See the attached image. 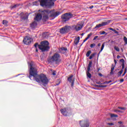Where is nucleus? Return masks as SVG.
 I'll list each match as a JSON object with an SVG mask.
<instances>
[{
	"instance_id": "nucleus-24",
	"label": "nucleus",
	"mask_w": 127,
	"mask_h": 127,
	"mask_svg": "<svg viewBox=\"0 0 127 127\" xmlns=\"http://www.w3.org/2000/svg\"><path fill=\"white\" fill-rule=\"evenodd\" d=\"M86 75H87V76L88 77V78H89V79H91V77H92V76L91 75V73H90V71H88L87 70V71L86 72Z\"/></svg>"
},
{
	"instance_id": "nucleus-10",
	"label": "nucleus",
	"mask_w": 127,
	"mask_h": 127,
	"mask_svg": "<svg viewBox=\"0 0 127 127\" xmlns=\"http://www.w3.org/2000/svg\"><path fill=\"white\" fill-rule=\"evenodd\" d=\"M23 43L26 45H29L32 41V39L30 37H26L23 39Z\"/></svg>"
},
{
	"instance_id": "nucleus-32",
	"label": "nucleus",
	"mask_w": 127,
	"mask_h": 127,
	"mask_svg": "<svg viewBox=\"0 0 127 127\" xmlns=\"http://www.w3.org/2000/svg\"><path fill=\"white\" fill-rule=\"evenodd\" d=\"M124 40L125 44H127V37H124Z\"/></svg>"
},
{
	"instance_id": "nucleus-57",
	"label": "nucleus",
	"mask_w": 127,
	"mask_h": 127,
	"mask_svg": "<svg viewBox=\"0 0 127 127\" xmlns=\"http://www.w3.org/2000/svg\"><path fill=\"white\" fill-rule=\"evenodd\" d=\"M97 84H99V85H101V82H97Z\"/></svg>"
},
{
	"instance_id": "nucleus-27",
	"label": "nucleus",
	"mask_w": 127,
	"mask_h": 127,
	"mask_svg": "<svg viewBox=\"0 0 127 127\" xmlns=\"http://www.w3.org/2000/svg\"><path fill=\"white\" fill-rule=\"evenodd\" d=\"M111 118H118L119 116L114 114H110Z\"/></svg>"
},
{
	"instance_id": "nucleus-26",
	"label": "nucleus",
	"mask_w": 127,
	"mask_h": 127,
	"mask_svg": "<svg viewBox=\"0 0 127 127\" xmlns=\"http://www.w3.org/2000/svg\"><path fill=\"white\" fill-rule=\"evenodd\" d=\"M123 72H124V70L123 69H121L120 71H119L118 73V77H120V76H121L122 74H123Z\"/></svg>"
},
{
	"instance_id": "nucleus-34",
	"label": "nucleus",
	"mask_w": 127,
	"mask_h": 127,
	"mask_svg": "<svg viewBox=\"0 0 127 127\" xmlns=\"http://www.w3.org/2000/svg\"><path fill=\"white\" fill-rule=\"evenodd\" d=\"M114 113H122V111L118 110H114Z\"/></svg>"
},
{
	"instance_id": "nucleus-48",
	"label": "nucleus",
	"mask_w": 127,
	"mask_h": 127,
	"mask_svg": "<svg viewBox=\"0 0 127 127\" xmlns=\"http://www.w3.org/2000/svg\"><path fill=\"white\" fill-rule=\"evenodd\" d=\"M127 67H126L125 68V71H124V73H125V74H126V73H127Z\"/></svg>"
},
{
	"instance_id": "nucleus-1",
	"label": "nucleus",
	"mask_w": 127,
	"mask_h": 127,
	"mask_svg": "<svg viewBox=\"0 0 127 127\" xmlns=\"http://www.w3.org/2000/svg\"><path fill=\"white\" fill-rule=\"evenodd\" d=\"M30 70H29V78L31 79V77H34V80L40 84H42L43 86H46L48 84L49 80L46 75L41 74L40 75L37 74V69L34 66H33V62H31L29 64Z\"/></svg>"
},
{
	"instance_id": "nucleus-23",
	"label": "nucleus",
	"mask_w": 127,
	"mask_h": 127,
	"mask_svg": "<svg viewBox=\"0 0 127 127\" xmlns=\"http://www.w3.org/2000/svg\"><path fill=\"white\" fill-rule=\"evenodd\" d=\"M39 49L40 50V51L42 52H44L45 51H48V50H49V49H48V48H40Z\"/></svg>"
},
{
	"instance_id": "nucleus-6",
	"label": "nucleus",
	"mask_w": 127,
	"mask_h": 127,
	"mask_svg": "<svg viewBox=\"0 0 127 127\" xmlns=\"http://www.w3.org/2000/svg\"><path fill=\"white\" fill-rule=\"evenodd\" d=\"M79 124L80 127H89L90 122L88 120H83L79 121Z\"/></svg>"
},
{
	"instance_id": "nucleus-16",
	"label": "nucleus",
	"mask_w": 127,
	"mask_h": 127,
	"mask_svg": "<svg viewBox=\"0 0 127 127\" xmlns=\"http://www.w3.org/2000/svg\"><path fill=\"white\" fill-rule=\"evenodd\" d=\"M67 80L68 81V82H70V83L72 82H74V79H73V75H70V76L69 77H68Z\"/></svg>"
},
{
	"instance_id": "nucleus-49",
	"label": "nucleus",
	"mask_w": 127,
	"mask_h": 127,
	"mask_svg": "<svg viewBox=\"0 0 127 127\" xmlns=\"http://www.w3.org/2000/svg\"><path fill=\"white\" fill-rule=\"evenodd\" d=\"M104 47H105V44H103L102 46H101V48H104Z\"/></svg>"
},
{
	"instance_id": "nucleus-15",
	"label": "nucleus",
	"mask_w": 127,
	"mask_h": 127,
	"mask_svg": "<svg viewBox=\"0 0 127 127\" xmlns=\"http://www.w3.org/2000/svg\"><path fill=\"white\" fill-rule=\"evenodd\" d=\"M60 12H55L51 15V17H56L60 14Z\"/></svg>"
},
{
	"instance_id": "nucleus-35",
	"label": "nucleus",
	"mask_w": 127,
	"mask_h": 127,
	"mask_svg": "<svg viewBox=\"0 0 127 127\" xmlns=\"http://www.w3.org/2000/svg\"><path fill=\"white\" fill-rule=\"evenodd\" d=\"M118 109H120V110H122L123 111H126V108L124 107H118Z\"/></svg>"
},
{
	"instance_id": "nucleus-45",
	"label": "nucleus",
	"mask_w": 127,
	"mask_h": 127,
	"mask_svg": "<svg viewBox=\"0 0 127 127\" xmlns=\"http://www.w3.org/2000/svg\"><path fill=\"white\" fill-rule=\"evenodd\" d=\"M114 32H115V33H116V34H118V33H119V32H118V31L115 30Z\"/></svg>"
},
{
	"instance_id": "nucleus-59",
	"label": "nucleus",
	"mask_w": 127,
	"mask_h": 127,
	"mask_svg": "<svg viewBox=\"0 0 127 127\" xmlns=\"http://www.w3.org/2000/svg\"><path fill=\"white\" fill-rule=\"evenodd\" d=\"M36 52H38V50H37V49H36Z\"/></svg>"
},
{
	"instance_id": "nucleus-39",
	"label": "nucleus",
	"mask_w": 127,
	"mask_h": 127,
	"mask_svg": "<svg viewBox=\"0 0 127 127\" xmlns=\"http://www.w3.org/2000/svg\"><path fill=\"white\" fill-rule=\"evenodd\" d=\"M71 83V87L73 88V87H74V81H72L71 82H70Z\"/></svg>"
},
{
	"instance_id": "nucleus-19",
	"label": "nucleus",
	"mask_w": 127,
	"mask_h": 127,
	"mask_svg": "<svg viewBox=\"0 0 127 127\" xmlns=\"http://www.w3.org/2000/svg\"><path fill=\"white\" fill-rule=\"evenodd\" d=\"M49 36V34L48 33H44L42 34V37L43 38H48V37Z\"/></svg>"
},
{
	"instance_id": "nucleus-58",
	"label": "nucleus",
	"mask_w": 127,
	"mask_h": 127,
	"mask_svg": "<svg viewBox=\"0 0 127 127\" xmlns=\"http://www.w3.org/2000/svg\"><path fill=\"white\" fill-rule=\"evenodd\" d=\"M124 75H126V73H124V74L122 75V77H124Z\"/></svg>"
},
{
	"instance_id": "nucleus-5",
	"label": "nucleus",
	"mask_w": 127,
	"mask_h": 127,
	"mask_svg": "<svg viewBox=\"0 0 127 127\" xmlns=\"http://www.w3.org/2000/svg\"><path fill=\"white\" fill-rule=\"evenodd\" d=\"M71 26L66 25L60 29V32L61 34H66L71 30Z\"/></svg>"
},
{
	"instance_id": "nucleus-33",
	"label": "nucleus",
	"mask_w": 127,
	"mask_h": 127,
	"mask_svg": "<svg viewBox=\"0 0 127 127\" xmlns=\"http://www.w3.org/2000/svg\"><path fill=\"white\" fill-rule=\"evenodd\" d=\"M17 6H18V5L15 4V5H12L11 7V8H15V7H17Z\"/></svg>"
},
{
	"instance_id": "nucleus-9",
	"label": "nucleus",
	"mask_w": 127,
	"mask_h": 127,
	"mask_svg": "<svg viewBox=\"0 0 127 127\" xmlns=\"http://www.w3.org/2000/svg\"><path fill=\"white\" fill-rule=\"evenodd\" d=\"M48 11L46 10H44L42 11V14L43 16V20L44 21H46L48 20Z\"/></svg>"
},
{
	"instance_id": "nucleus-55",
	"label": "nucleus",
	"mask_w": 127,
	"mask_h": 127,
	"mask_svg": "<svg viewBox=\"0 0 127 127\" xmlns=\"http://www.w3.org/2000/svg\"><path fill=\"white\" fill-rule=\"evenodd\" d=\"M114 62L115 64V65H117V61H116V60H114Z\"/></svg>"
},
{
	"instance_id": "nucleus-43",
	"label": "nucleus",
	"mask_w": 127,
	"mask_h": 127,
	"mask_svg": "<svg viewBox=\"0 0 127 127\" xmlns=\"http://www.w3.org/2000/svg\"><path fill=\"white\" fill-rule=\"evenodd\" d=\"M111 82H112L111 80H110L109 81H106V84H110V83H111Z\"/></svg>"
},
{
	"instance_id": "nucleus-56",
	"label": "nucleus",
	"mask_w": 127,
	"mask_h": 127,
	"mask_svg": "<svg viewBox=\"0 0 127 127\" xmlns=\"http://www.w3.org/2000/svg\"><path fill=\"white\" fill-rule=\"evenodd\" d=\"M99 76H101V77H102V76H103V75L102 74V73H99Z\"/></svg>"
},
{
	"instance_id": "nucleus-47",
	"label": "nucleus",
	"mask_w": 127,
	"mask_h": 127,
	"mask_svg": "<svg viewBox=\"0 0 127 127\" xmlns=\"http://www.w3.org/2000/svg\"><path fill=\"white\" fill-rule=\"evenodd\" d=\"M124 79H120V83H123V82H124Z\"/></svg>"
},
{
	"instance_id": "nucleus-53",
	"label": "nucleus",
	"mask_w": 127,
	"mask_h": 127,
	"mask_svg": "<svg viewBox=\"0 0 127 127\" xmlns=\"http://www.w3.org/2000/svg\"><path fill=\"white\" fill-rule=\"evenodd\" d=\"M118 124H120V125L123 124V122H122V121H120L118 122Z\"/></svg>"
},
{
	"instance_id": "nucleus-14",
	"label": "nucleus",
	"mask_w": 127,
	"mask_h": 127,
	"mask_svg": "<svg viewBox=\"0 0 127 127\" xmlns=\"http://www.w3.org/2000/svg\"><path fill=\"white\" fill-rule=\"evenodd\" d=\"M37 26V22H36V21H34L31 24H30V27H31V28L34 29L35 28V27H36V26Z\"/></svg>"
},
{
	"instance_id": "nucleus-50",
	"label": "nucleus",
	"mask_w": 127,
	"mask_h": 127,
	"mask_svg": "<svg viewBox=\"0 0 127 127\" xmlns=\"http://www.w3.org/2000/svg\"><path fill=\"white\" fill-rule=\"evenodd\" d=\"M94 7V6H93V5H91V6H89V8H90V9H92V8H93Z\"/></svg>"
},
{
	"instance_id": "nucleus-44",
	"label": "nucleus",
	"mask_w": 127,
	"mask_h": 127,
	"mask_svg": "<svg viewBox=\"0 0 127 127\" xmlns=\"http://www.w3.org/2000/svg\"><path fill=\"white\" fill-rule=\"evenodd\" d=\"M115 49L118 52H119L120 51V48H115Z\"/></svg>"
},
{
	"instance_id": "nucleus-11",
	"label": "nucleus",
	"mask_w": 127,
	"mask_h": 127,
	"mask_svg": "<svg viewBox=\"0 0 127 127\" xmlns=\"http://www.w3.org/2000/svg\"><path fill=\"white\" fill-rule=\"evenodd\" d=\"M111 23V20H108L106 22H103L101 24H99L96 25L95 28H100V27H102V26H105V25H108L109 23Z\"/></svg>"
},
{
	"instance_id": "nucleus-30",
	"label": "nucleus",
	"mask_w": 127,
	"mask_h": 127,
	"mask_svg": "<svg viewBox=\"0 0 127 127\" xmlns=\"http://www.w3.org/2000/svg\"><path fill=\"white\" fill-rule=\"evenodd\" d=\"M99 33H100V34L101 35H103V34H106V35H107V34H108L107 33H106V32H105V31H100Z\"/></svg>"
},
{
	"instance_id": "nucleus-3",
	"label": "nucleus",
	"mask_w": 127,
	"mask_h": 127,
	"mask_svg": "<svg viewBox=\"0 0 127 127\" xmlns=\"http://www.w3.org/2000/svg\"><path fill=\"white\" fill-rule=\"evenodd\" d=\"M57 0H39L41 6L43 7H50L54 5V1Z\"/></svg>"
},
{
	"instance_id": "nucleus-25",
	"label": "nucleus",
	"mask_w": 127,
	"mask_h": 127,
	"mask_svg": "<svg viewBox=\"0 0 127 127\" xmlns=\"http://www.w3.org/2000/svg\"><path fill=\"white\" fill-rule=\"evenodd\" d=\"M96 54H97L96 53H94L92 54H91L89 57V59L91 60V59L94 58V57H95V56H96Z\"/></svg>"
},
{
	"instance_id": "nucleus-8",
	"label": "nucleus",
	"mask_w": 127,
	"mask_h": 127,
	"mask_svg": "<svg viewBox=\"0 0 127 127\" xmlns=\"http://www.w3.org/2000/svg\"><path fill=\"white\" fill-rule=\"evenodd\" d=\"M83 28V24L82 23H78L76 25H74L71 26L72 30H75V31H79Z\"/></svg>"
},
{
	"instance_id": "nucleus-2",
	"label": "nucleus",
	"mask_w": 127,
	"mask_h": 127,
	"mask_svg": "<svg viewBox=\"0 0 127 127\" xmlns=\"http://www.w3.org/2000/svg\"><path fill=\"white\" fill-rule=\"evenodd\" d=\"M61 56L59 53H56L53 54L52 56L49 57L48 58V62L51 65H54L56 64L59 65L60 62H61Z\"/></svg>"
},
{
	"instance_id": "nucleus-17",
	"label": "nucleus",
	"mask_w": 127,
	"mask_h": 127,
	"mask_svg": "<svg viewBox=\"0 0 127 127\" xmlns=\"http://www.w3.org/2000/svg\"><path fill=\"white\" fill-rule=\"evenodd\" d=\"M115 67H116V65L112 64L111 66V70L110 72V74L112 75V74H114V70H115Z\"/></svg>"
},
{
	"instance_id": "nucleus-40",
	"label": "nucleus",
	"mask_w": 127,
	"mask_h": 127,
	"mask_svg": "<svg viewBox=\"0 0 127 127\" xmlns=\"http://www.w3.org/2000/svg\"><path fill=\"white\" fill-rule=\"evenodd\" d=\"M98 87H101L102 88H104V87H107V86H106V85H99V86H98Z\"/></svg>"
},
{
	"instance_id": "nucleus-51",
	"label": "nucleus",
	"mask_w": 127,
	"mask_h": 127,
	"mask_svg": "<svg viewBox=\"0 0 127 127\" xmlns=\"http://www.w3.org/2000/svg\"><path fill=\"white\" fill-rule=\"evenodd\" d=\"M120 58H121V56L119 55L117 56V59H120Z\"/></svg>"
},
{
	"instance_id": "nucleus-37",
	"label": "nucleus",
	"mask_w": 127,
	"mask_h": 127,
	"mask_svg": "<svg viewBox=\"0 0 127 127\" xmlns=\"http://www.w3.org/2000/svg\"><path fill=\"white\" fill-rule=\"evenodd\" d=\"M108 125L110 126H115V124L114 123H108Z\"/></svg>"
},
{
	"instance_id": "nucleus-13",
	"label": "nucleus",
	"mask_w": 127,
	"mask_h": 127,
	"mask_svg": "<svg viewBox=\"0 0 127 127\" xmlns=\"http://www.w3.org/2000/svg\"><path fill=\"white\" fill-rule=\"evenodd\" d=\"M61 112L62 114V115H63V116H64L65 117L67 116V109L66 108L61 109Z\"/></svg>"
},
{
	"instance_id": "nucleus-52",
	"label": "nucleus",
	"mask_w": 127,
	"mask_h": 127,
	"mask_svg": "<svg viewBox=\"0 0 127 127\" xmlns=\"http://www.w3.org/2000/svg\"><path fill=\"white\" fill-rule=\"evenodd\" d=\"M97 46H98V47H101V43L98 44L97 45Z\"/></svg>"
},
{
	"instance_id": "nucleus-60",
	"label": "nucleus",
	"mask_w": 127,
	"mask_h": 127,
	"mask_svg": "<svg viewBox=\"0 0 127 127\" xmlns=\"http://www.w3.org/2000/svg\"><path fill=\"white\" fill-rule=\"evenodd\" d=\"M35 2L36 3H37V2H38V1H35Z\"/></svg>"
},
{
	"instance_id": "nucleus-46",
	"label": "nucleus",
	"mask_w": 127,
	"mask_h": 127,
	"mask_svg": "<svg viewBox=\"0 0 127 127\" xmlns=\"http://www.w3.org/2000/svg\"><path fill=\"white\" fill-rule=\"evenodd\" d=\"M61 50H64V51H66L67 49L66 48H61Z\"/></svg>"
},
{
	"instance_id": "nucleus-22",
	"label": "nucleus",
	"mask_w": 127,
	"mask_h": 127,
	"mask_svg": "<svg viewBox=\"0 0 127 127\" xmlns=\"http://www.w3.org/2000/svg\"><path fill=\"white\" fill-rule=\"evenodd\" d=\"M92 64H93V62L92 61L89 62L88 66L87 67V70L90 71L91 70V67H92Z\"/></svg>"
},
{
	"instance_id": "nucleus-42",
	"label": "nucleus",
	"mask_w": 127,
	"mask_h": 127,
	"mask_svg": "<svg viewBox=\"0 0 127 127\" xmlns=\"http://www.w3.org/2000/svg\"><path fill=\"white\" fill-rule=\"evenodd\" d=\"M109 29L110 30H112V31H115V29H113L112 28H109Z\"/></svg>"
},
{
	"instance_id": "nucleus-31",
	"label": "nucleus",
	"mask_w": 127,
	"mask_h": 127,
	"mask_svg": "<svg viewBox=\"0 0 127 127\" xmlns=\"http://www.w3.org/2000/svg\"><path fill=\"white\" fill-rule=\"evenodd\" d=\"M7 21L5 20H3L2 21V23L3 24H4V25H6V24H7Z\"/></svg>"
},
{
	"instance_id": "nucleus-18",
	"label": "nucleus",
	"mask_w": 127,
	"mask_h": 127,
	"mask_svg": "<svg viewBox=\"0 0 127 127\" xmlns=\"http://www.w3.org/2000/svg\"><path fill=\"white\" fill-rule=\"evenodd\" d=\"M120 61L122 63V70H124V69H125V60H124V59H121Z\"/></svg>"
},
{
	"instance_id": "nucleus-54",
	"label": "nucleus",
	"mask_w": 127,
	"mask_h": 127,
	"mask_svg": "<svg viewBox=\"0 0 127 127\" xmlns=\"http://www.w3.org/2000/svg\"><path fill=\"white\" fill-rule=\"evenodd\" d=\"M103 49H104V48H101L99 53H101V52H102V51H103Z\"/></svg>"
},
{
	"instance_id": "nucleus-61",
	"label": "nucleus",
	"mask_w": 127,
	"mask_h": 127,
	"mask_svg": "<svg viewBox=\"0 0 127 127\" xmlns=\"http://www.w3.org/2000/svg\"><path fill=\"white\" fill-rule=\"evenodd\" d=\"M122 52L123 51V49H122Z\"/></svg>"
},
{
	"instance_id": "nucleus-12",
	"label": "nucleus",
	"mask_w": 127,
	"mask_h": 127,
	"mask_svg": "<svg viewBox=\"0 0 127 127\" xmlns=\"http://www.w3.org/2000/svg\"><path fill=\"white\" fill-rule=\"evenodd\" d=\"M42 19V13L41 14L38 13L35 18V20H36L37 21H39V20H41Z\"/></svg>"
},
{
	"instance_id": "nucleus-36",
	"label": "nucleus",
	"mask_w": 127,
	"mask_h": 127,
	"mask_svg": "<svg viewBox=\"0 0 127 127\" xmlns=\"http://www.w3.org/2000/svg\"><path fill=\"white\" fill-rule=\"evenodd\" d=\"M52 75L54 76H55L56 75V71L55 70H54L52 73Z\"/></svg>"
},
{
	"instance_id": "nucleus-20",
	"label": "nucleus",
	"mask_w": 127,
	"mask_h": 127,
	"mask_svg": "<svg viewBox=\"0 0 127 127\" xmlns=\"http://www.w3.org/2000/svg\"><path fill=\"white\" fill-rule=\"evenodd\" d=\"M92 35L93 34H92V33H90L89 34H88L87 37L83 40V42H86V41H87V40L89 39V38H90V37H91Z\"/></svg>"
},
{
	"instance_id": "nucleus-7",
	"label": "nucleus",
	"mask_w": 127,
	"mask_h": 127,
	"mask_svg": "<svg viewBox=\"0 0 127 127\" xmlns=\"http://www.w3.org/2000/svg\"><path fill=\"white\" fill-rule=\"evenodd\" d=\"M73 14L71 13H66L62 16V18L63 21H68L70 18H72Z\"/></svg>"
},
{
	"instance_id": "nucleus-41",
	"label": "nucleus",
	"mask_w": 127,
	"mask_h": 127,
	"mask_svg": "<svg viewBox=\"0 0 127 127\" xmlns=\"http://www.w3.org/2000/svg\"><path fill=\"white\" fill-rule=\"evenodd\" d=\"M98 37H99V36H95L94 38H93V40H96V39H97V38H98Z\"/></svg>"
},
{
	"instance_id": "nucleus-4",
	"label": "nucleus",
	"mask_w": 127,
	"mask_h": 127,
	"mask_svg": "<svg viewBox=\"0 0 127 127\" xmlns=\"http://www.w3.org/2000/svg\"><path fill=\"white\" fill-rule=\"evenodd\" d=\"M41 45H39L38 43H36L34 44V47L35 48H41L42 47L43 48H50V47L49 46V42L47 41H43L41 42L40 43Z\"/></svg>"
},
{
	"instance_id": "nucleus-38",
	"label": "nucleus",
	"mask_w": 127,
	"mask_h": 127,
	"mask_svg": "<svg viewBox=\"0 0 127 127\" xmlns=\"http://www.w3.org/2000/svg\"><path fill=\"white\" fill-rule=\"evenodd\" d=\"M90 47H91V48H93V47H95V44H92L90 45Z\"/></svg>"
},
{
	"instance_id": "nucleus-29",
	"label": "nucleus",
	"mask_w": 127,
	"mask_h": 127,
	"mask_svg": "<svg viewBox=\"0 0 127 127\" xmlns=\"http://www.w3.org/2000/svg\"><path fill=\"white\" fill-rule=\"evenodd\" d=\"M23 19H27L28 18V13H26L25 16L23 17Z\"/></svg>"
},
{
	"instance_id": "nucleus-28",
	"label": "nucleus",
	"mask_w": 127,
	"mask_h": 127,
	"mask_svg": "<svg viewBox=\"0 0 127 127\" xmlns=\"http://www.w3.org/2000/svg\"><path fill=\"white\" fill-rule=\"evenodd\" d=\"M91 53H92V52H91V51H88L87 53H86V56L87 57H89V56H90V54H91Z\"/></svg>"
},
{
	"instance_id": "nucleus-21",
	"label": "nucleus",
	"mask_w": 127,
	"mask_h": 127,
	"mask_svg": "<svg viewBox=\"0 0 127 127\" xmlns=\"http://www.w3.org/2000/svg\"><path fill=\"white\" fill-rule=\"evenodd\" d=\"M79 40H80V37H78L77 38H75L74 41V44L77 45V44L79 43Z\"/></svg>"
}]
</instances>
